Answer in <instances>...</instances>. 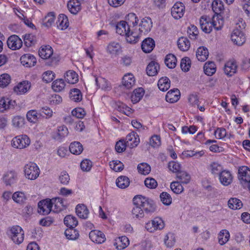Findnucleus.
Wrapping results in <instances>:
<instances>
[{"label":"nucleus","mask_w":250,"mask_h":250,"mask_svg":"<svg viewBox=\"0 0 250 250\" xmlns=\"http://www.w3.org/2000/svg\"><path fill=\"white\" fill-rule=\"evenodd\" d=\"M211 6L215 14L218 15L224 9L223 2L221 0H214L212 2Z\"/></svg>","instance_id":"obj_44"},{"label":"nucleus","mask_w":250,"mask_h":250,"mask_svg":"<svg viewBox=\"0 0 250 250\" xmlns=\"http://www.w3.org/2000/svg\"><path fill=\"white\" fill-rule=\"evenodd\" d=\"M234 60L229 61L226 63L224 66V72L227 75L232 76L234 74Z\"/></svg>","instance_id":"obj_50"},{"label":"nucleus","mask_w":250,"mask_h":250,"mask_svg":"<svg viewBox=\"0 0 250 250\" xmlns=\"http://www.w3.org/2000/svg\"><path fill=\"white\" fill-rule=\"evenodd\" d=\"M155 46L154 41L150 38L145 39L141 45L142 50L145 53H149L153 49Z\"/></svg>","instance_id":"obj_19"},{"label":"nucleus","mask_w":250,"mask_h":250,"mask_svg":"<svg viewBox=\"0 0 250 250\" xmlns=\"http://www.w3.org/2000/svg\"><path fill=\"white\" fill-rule=\"evenodd\" d=\"M218 18H216L215 16H213L212 21L207 16H202L200 19V24L201 28L206 33H209L212 30L213 27L217 31L221 30L223 25V21L221 20V21H218V25H216V20Z\"/></svg>","instance_id":"obj_1"},{"label":"nucleus","mask_w":250,"mask_h":250,"mask_svg":"<svg viewBox=\"0 0 250 250\" xmlns=\"http://www.w3.org/2000/svg\"><path fill=\"white\" fill-rule=\"evenodd\" d=\"M229 238V233L226 229H223L219 232L218 236V242L221 245L226 244Z\"/></svg>","instance_id":"obj_43"},{"label":"nucleus","mask_w":250,"mask_h":250,"mask_svg":"<svg viewBox=\"0 0 250 250\" xmlns=\"http://www.w3.org/2000/svg\"><path fill=\"white\" fill-rule=\"evenodd\" d=\"M24 118L21 116H16L12 120L13 125L18 128L22 127L24 125Z\"/></svg>","instance_id":"obj_59"},{"label":"nucleus","mask_w":250,"mask_h":250,"mask_svg":"<svg viewBox=\"0 0 250 250\" xmlns=\"http://www.w3.org/2000/svg\"><path fill=\"white\" fill-rule=\"evenodd\" d=\"M24 172L26 178L31 180H34L39 177L40 170L35 163L29 162L25 165Z\"/></svg>","instance_id":"obj_3"},{"label":"nucleus","mask_w":250,"mask_h":250,"mask_svg":"<svg viewBox=\"0 0 250 250\" xmlns=\"http://www.w3.org/2000/svg\"><path fill=\"white\" fill-rule=\"evenodd\" d=\"M139 31L141 33L146 34L149 32L152 27V22L149 17H145L142 20L139 25Z\"/></svg>","instance_id":"obj_12"},{"label":"nucleus","mask_w":250,"mask_h":250,"mask_svg":"<svg viewBox=\"0 0 250 250\" xmlns=\"http://www.w3.org/2000/svg\"><path fill=\"white\" fill-rule=\"evenodd\" d=\"M52 203L51 199L42 200L38 203V212L42 215L48 214L52 210Z\"/></svg>","instance_id":"obj_7"},{"label":"nucleus","mask_w":250,"mask_h":250,"mask_svg":"<svg viewBox=\"0 0 250 250\" xmlns=\"http://www.w3.org/2000/svg\"><path fill=\"white\" fill-rule=\"evenodd\" d=\"M129 244V240L125 236L119 237L115 239L114 245L116 248L119 250H122L125 249Z\"/></svg>","instance_id":"obj_16"},{"label":"nucleus","mask_w":250,"mask_h":250,"mask_svg":"<svg viewBox=\"0 0 250 250\" xmlns=\"http://www.w3.org/2000/svg\"><path fill=\"white\" fill-rule=\"evenodd\" d=\"M8 47L13 50L19 49L22 45L21 40L16 35L9 37L7 41Z\"/></svg>","instance_id":"obj_8"},{"label":"nucleus","mask_w":250,"mask_h":250,"mask_svg":"<svg viewBox=\"0 0 250 250\" xmlns=\"http://www.w3.org/2000/svg\"><path fill=\"white\" fill-rule=\"evenodd\" d=\"M66 237L71 240H76L79 236L78 231L74 228H69L64 232Z\"/></svg>","instance_id":"obj_42"},{"label":"nucleus","mask_w":250,"mask_h":250,"mask_svg":"<svg viewBox=\"0 0 250 250\" xmlns=\"http://www.w3.org/2000/svg\"><path fill=\"white\" fill-rule=\"evenodd\" d=\"M65 79L67 83L72 84L76 83L79 80L78 74L73 70L67 71Z\"/></svg>","instance_id":"obj_34"},{"label":"nucleus","mask_w":250,"mask_h":250,"mask_svg":"<svg viewBox=\"0 0 250 250\" xmlns=\"http://www.w3.org/2000/svg\"><path fill=\"white\" fill-rule=\"evenodd\" d=\"M177 45L181 51H187L190 48V43L187 37H181L177 41Z\"/></svg>","instance_id":"obj_26"},{"label":"nucleus","mask_w":250,"mask_h":250,"mask_svg":"<svg viewBox=\"0 0 250 250\" xmlns=\"http://www.w3.org/2000/svg\"><path fill=\"white\" fill-rule=\"evenodd\" d=\"M89 237L93 242L98 244H101L106 240L104 233L98 230H91L89 232Z\"/></svg>","instance_id":"obj_11"},{"label":"nucleus","mask_w":250,"mask_h":250,"mask_svg":"<svg viewBox=\"0 0 250 250\" xmlns=\"http://www.w3.org/2000/svg\"><path fill=\"white\" fill-rule=\"evenodd\" d=\"M187 33L191 40H195L198 36L199 32L196 26L194 25H190L188 28Z\"/></svg>","instance_id":"obj_52"},{"label":"nucleus","mask_w":250,"mask_h":250,"mask_svg":"<svg viewBox=\"0 0 250 250\" xmlns=\"http://www.w3.org/2000/svg\"><path fill=\"white\" fill-rule=\"evenodd\" d=\"M159 69V64L156 62L151 61L147 66L146 71L148 76H153L157 74Z\"/></svg>","instance_id":"obj_25"},{"label":"nucleus","mask_w":250,"mask_h":250,"mask_svg":"<svg viewBox=\"0 0 250 250\" xmlns=\"http://www.w3.org/2000/svg\"><path fill=\"white\" fill-rule=\"evenodd\" d=\"M24 43L27 47H30L35 43V37L32 34H25L23 37Z\"/></svg>","instance_id":"obj_63"},{"label":"nucleus","mask_w":250,"mask_h":250,"mask_svg":"<svg viewBox=\"0 0 250 250\" xmlns=\"http://www.w3.org/2000/svg\"><path fill=\"white\" fill-rule=\"evenodd\" d=\"M16 102L8 98L2 97L0 99V112H3L7 109L14 108Z\"/></svg>","instance_id":"obj_10"},{"label":"nucleus","mask_w":250,"mask_h":250,"mask_svg":"<svg viewBox=\"0 0 250 250\" xmlns=\"http://www.w3.org/2000/svg\"><path fill=\"white\" fill-rule=\"evenodd\" d=\"M118 110L128 116L132 113V109L123 103L118 105Z\"/></svg>","instance_id":"obj_64"},{"label":"nucleus","mask_w":250,"mask_h":250,"mask_svg":"<svg viewBox=\"0 0 250 250\" xmlns=\"http://www.w3.org/2000/svg\"><path fill=\"white\" fill-rule=\"evenodd\" d=\"M177 178L180 183L187 184L190 182V176L186 171H180L177 174Z\"/></svg>","instance_id":"obj_47"},{"label":"nucleus","mask_w":250,"mask_h":250,"mask_svg":"<svg viewBox=\"0 0 250 250\" xmlns=\"http://www.w3.org/2000/svg\"><path fill=\"white\" fill-rule=\"evenodd\" d=\"M171 190L176 194L181 193L184 190V188L180 182H173L170 184Z\"/></svg>","instance_id":"obj_61"},{"label":"nucleus","mask_w":250,"mask_h":250,"mask_svg":"<svg viewBox=\"0 0 250 250\" xmlns=\"http://www.w3.org/2000/svg\"><path fill=\"white\" fill-rule=\"evenodd\" d=\"M126 35V40L128 42L130 43H136L139 39V36L138 33L133 31V30H129V31L127 32Z\"/></svg>","instance_id":"obj_45"},{"label":"nucleus","mask_w":250,"mask_h":250,"mask_svg":"<svg viewBox=\"0 0 250 250\" xmlns=\"http://www.w3.org/2000/svg\"><path fill=\"white\" fill-rule=\"evenodd\" d=\"M160 197L162 202L166 206H169L172 203V198L167 192H163L161 193Z\"/></svg>","instance_id":"obj_60"},{"label":"nucleus","mask_w":250,"mask_h":250,"mask_svg":"<svg viewBox=\"0 0 250 250\" xmlns=\"http://www.w3.org/2000/svg\"><path fill=\"white\" fill-rule=\"evenodd\" d=\"M216 65L213 62H207L204 65V71L208 76H212L216 72Z\"/></svg>","instance_id":"obj_30"},{"label":"nucleus","mask_w":250,"mask_h":250,"mask_svg":"<svg viewBox=\"0 0 250 250\" xmlns=\"http://www.w3.org/2000/svg\"><path fill=\"white\" fill-rule=\"evenodd\" d=\"M17 178L16 173L13 171L7 172L3 176V179L6 185H11L15 183Z\"/></svg>","instance_id":"obj_28"},{"label":"nucleus","mask_w":250,"mask_h":250,"mask_svg":"<svg viewBox=\"0 0 250 250\" xmlns=\"http://www.w3.org/2000/svg\"><path fill=\"white\" fill-rule=\"evenodd\" d=\"M122 83L127 89L131 88L135 84L134 76L130 73L124 75L123 78Z\"/></svg>","instance_id":"obj_23"},{"label":"nucleus","mask_w":250,"mask_h":250,"mask_svg":"<svg viewBox=\"0 0 250 250\" xmlns=\"http://www.w3.org/2000/svg\"><path fill=\"white\" fill-rule=\"evenodd\" d=\"M95 82L96 84L99 88L104 90H109L110 86L107 81L102 77L96 78Z\"/></svg>","instance_id":"obj_41"},{"label":"nucleus","mask_w":250,"mask_h":250,"mask_svg":"<svg viewBox=\"0 0 250 250\" xmlns=\"http://www.w3.org/2000/svg\"><path fill=\"white\" fill-rule=\"evenodd\" d=\"M219 175L220 182L224 186L229 185L232 181V176L229 171L224 170Z\"/></svg>","instance_id":"obj_21"},{"label":"nucleus","mask_w":250,"mask_h":250,"mask_svg":"<svg viewBox=\"0 0 250 250\" xmlns=\"http://www.w3.org/2000/svg\"><path fill=\"white\" fill-rule=\"evenodd\" d=\"M121 49L119 43L116 42L110 43L107 47V52L111 55H117L120 52Z\"/></svg>","instance_id":"obj_32"},{"label":"nucleus","mask_w":250,"mask_h":250,"mask_svg":"<svg viewBox=\"0 0 250 250\" xmlns=\"http://www.w3.org/2000/svg\"><path fill=\"white\" fill-rule=\"evenodd\" d=\"M67 7L73 14H77L81 9V2L78 0H70L68 2Z\"/></svg>","instance_id":"obj_22"},{"label":"nucleus","mask_w":250,"mask_h":250,"mask_svg":"<svg viewBox=\"0 0 250 250\" xmlns=\"http://www.w3.org/2000/svg\"><path fill=\"white\" fill-rule=\"evenodd\" d=\"M65 85V83L62 79H58L53 82L52 87L55 91L60 92L64 89Z\"/></svg>","instance_id":"obj_53"},{"label":"nucleus","mask_w":250,"mask_h":250,"mask_svg":"<svg viewBox=\"0 0 250 250\" xmlns=\"http://www.w3.org/2000/svg\"><path fill=\"white\" fill-rule=\"evenodd\" d=\"M76 212L80 218L86 219L88 217L89 211L85 205L80 204L76 207Z\"/></svg>","instance_id":"obj_27"},{"label":"nucleus","mask_w":250,"mask_h":250,"mask_svg":"<svg viewBox=\"0 0 250 250\" xmlns=\"http://www.w3.org/2000/svg\"><path fill=\"white\" fill-rule=\"evenodd\" d=\"M82 94L81 91L77 88L71 89L69 92L70 99L75 102H79L82 100Z\"/></svg>","instance_id":"obj_37"},{"label":"nucleus","mask_w":250,"mask_h":250,"mask_svg":"<svg viewBox=\"0 0 250 250\" xmlns=\"http://www.w3.org/2000/svg\"><path fill=\"white\" fill-rule=\"evenodd\" d=\"M246 38L245 34L243 31H235V44L239 45H242L246 42Z\"/></svg>","instance_id":"obj_49"},{"label":"nucleus","mask_w":250,"mask_h":250,"mask_svg":"<svg viewBox=\"0 0 250 250\" xmlns=\"http://www.w3.org/2000/svg\"><path fill=\"white\" fill-rule=\"evenodd\" d=\"M138 172L144 175L148 174L151 170L150 167L146 163H141L138 165L137 167Z\"/></svg>","instance_id":"obj_57"},{"label":"nucleus","mask_w":250,"mask_h":250,"mask_svg":"<svg viewBox=\"0 0 250 250\" xmlns=\"http://www.w3.org/2000/svg\"><path fill=\"white\" fill-rule=\"evenodd\" d=\"M176 62L177 59L174 55L169 54L166 56L165 59V63L169 68L172 69L175 68L176 65Z\"/></svg>","instance_id":"obj_35"},{"label":"nucleus","mask_w":250,"mask_h":250,"mask_svg":"<svg viewBox=\"0 0 250 250\" xmlns=\"http://www.w3.org/2000/svg\"><path fill=\"white\" fill-rule=\"evenodd\" d=\"M57 23L59 28L62 30L66 29L69 24L67 17L63 14L60 15Z\"/></svg>","instance_id":"obj_40"},{"label":"nucleus","mask_w":250,"mask_h":250,"mask_svg":"<svg viewBox=\"0 0 250 250\" xmlns=\"http://www.w3.org/2000/svg\"><path fill=\"white\" fill-rule=\"evenodd\" d=\"M208 51L206 47L200 46L196 51V57L201 62L205 61L208 57Z\"/></svg>","instance_id":"obj_24"},{"label":"nucleus","mask_w":250,"mask_h":250,"mask_svg":"<svg viewBox=\"0 0 250 250\" xmlns=\"http://www.w3.org/2000/svg\"><path fill=\"white\" fill-rule=\"evenodd\" d=\"M64 224L69 228H75L78 224L77 218L71 215H68L64 218Z\"/></svg>","instance_id":"obj_33"},{"label":"nucleus","mask_w":250,"mask_h":250,"mask_svg":"<svg viewBox=\"0 0 250 250\" xmlns=\"http://www.w3.org/2000/svg\"><path fill=\"white\" fill-rule=\"evenodd\" d=\"M12 199L17 203L22 204L25 202L26 197L24 192L16 191L13 193Z\"/></svg>","instance_id":"obj_48"},{"label":"nucleus","mask_w":250,"mask_h":250,"mask_svg":"<svg viewBox=\"0 0 250 250\" xmlns=\"http://www.w3.org/2000/svg\"><path fill=\"white\" fill-rule=\"evenodd\" d=\"M40 116V114L35 110H30L26 114L27 120L32 123H37Z\"/></svg>","instance_id":"obj_46"},{"label":"nucleus","mask_w":250,"mask_h":250,"mask_svg":"<svg viewBox=\"0 0 250 250\" xmlns=\"http://www.w3.org/2000/svg\"><path fill=\"white\" fill-rule=\"evenodd\" d=\"M127 23L129 27L132 25L133 27L137 25L138 23L139 19L135 14L131 13L128 14L126 17Z\"/></svg>","instance_id":"obj_54"},{"label":"nucleus","mask_w":250,"mask_h":250,"mask_svg":"<svg viewBox=\"0 0 250 250\" xmlns=\"http://www.w3.org/2000/svg\"><path fill=\"white\" fill-rule=\"evenodd\" d=\"M69 150L73 154L79 155L83 150V146L80 142H74L70 144Z\"/></svg>","instance_id":"obj_31"},{"label":"nucleus","mask_w":250,"mask_h":250,"mask_svg":"<svg viewBox=\"0 0 250 250\" xmlns=\"http://www.w3.org/2000/svg\"><path fill=\"white\" fill-rule=\"evenodd\" d=\"M116 32L122 36H126L127 32L129 31L130 27L126 21H121L118 22L116 25Z\"/></svg>","instance_id":"obj_18"},{"label":"nucleus","mask_w":250,"mask_h":250,"mask_svg":"<svg viewBox=\"0 0 250 250\" xmlns=\"http://www.w3.org/2000/svg\"><path fill=\"white\" fill-rule=\"evenodd\" d=\"M144 95V90L142 88L135 89L131 96V100L133 104L139 102Z\"/></svg>","instance_id":"obj_29"},{"label":"nucleus","mask_w":250,"mask_h":250,"mask_svg":"<svg viewBox=\"0 0 250 250\" xmlns=\"http://www.w3.org/2000/svg\"><path fill=\"white\" fill-rule=\"evenodd\" d=\"M153 223L154 224V227L155 230H162L165 227V223L162 219L160 217H155L152 220Z\"/></svg>","instance_id":"obj_62"},{"label":"nucleus","mask_w":250,"mask_h":250,"mask_svg":"<svg viewBox=\"0 0 250 250\" xmlns=\"http://www.w3.org/2000/svg\"><path fill=\"white\" fill-rule=\"evenodd\" d=\"M126 140L127 146L131 148L137 146L140 142L139 135L134 132L129 133L126 137Z\"/></svg>","instance_id":"obj_13"},{"label":"nucleus","mask_w":250,"mask_h":250,"mask_svg":"<svg viewBox=\"0 0 250 250\" xmlns=\"http://www.w3.org/2000/svg\"><path fill=\"white\" fill-rule=\"evenodd\" d=\"M180 97V91L177 88H175L170 90L167 93L166 100L167 102L174 103L179 100Z\"/></svg>","instance_id":"obj_15"},{"label":"nucleus","mask_w":250,"mask_h":250,"mask_svg":"<svg viewBox=\"0 0 250 250\" xmlns=\"http://www.w3.org/2000/svg\"><path fill=\"white\" fill-rule=\"evenodd\" d=\"M134 207L132 209V214L133 217L137 218H142L144 216V212L141 206L134 205Z\"/></svg>","instance_id":"obj_56"},{"label":"nucleus","mask_w":250,"mask_h":250,"mask_svg":"<svg viewBox=\"0 0 250 250\" xmlns=\"http://www.w3.org/2000/svg\"><path fill=\"white\" fill-rule=\"evenodd\" d=\"M53 53V49L49 45L42 46L39 51V56L43 59L50 58Z\"/></svg>","instance_id":"obj_20"},{"label":"nucleus","mask_w":250,"mask_h":250,"mask_svg":"<svg viewBox=\"0 0 250 250\" xmlns=\"http://www.w3.org/2000/svg\"><path fill=\"white\" fill-rule=\"evenodd\" d=\"M158 86L162 91H166L170 87V81L167 77L161 78L158 82Z\"/></svg>","instance_id":"obj_38"},{"label":"nucleus","mask_w":250,"mask_h":250,"mask_svg":"<svg viewBox=\"0 0 250 250\" xmlns=\"http://www.w3.org/2000/svg\"><path fill=\"white\" fill-rule=\"evenodd\" d=\"M51 201L52 203V206H54V212H58L62 210L64 206L63 199L61 198H52L51 199Z\"/></svg>","instance_id":"obj_39"},{"label":"nucleus","mask_w":250,"mask_h":250,"mask_svg":"<svg viewBox=\"0 0 250 250\" xmlns=\"http://www.w3.org/2000/svg\"><path fill=\"white\" fill-rule=\"evenodd\" d=\"M130 181L129 178L125 176L119 177L116 181V184L118 187L121 188H125L129 185Z\"/></svg>","instance_id":"obj_36"},{"label":"nucleus","mask_w":250,"mask_h":250,"mask_svg":"<svg viewBox=\"0 0 250 250\" xmlns=\"http://www.w3.org/2000/svg\"><path fill=\"white\" fill-rule=\"evenodd\" d=\"M8 234L11 240L17 244H21L24 239V231L19 226H13L8 231Z\"/></svg>","instance_id":"obj_4"},{"label":"nucleus","mask_w":250,"mask_h":250,"mask_svg":"<svg viewBox=\"0 0 250 250\" xmlns=\"http://www.w3.org/2000/svg\"><path fill=\"white\" fill-rule=\"evenodd\" d=\"M185 12V6L180 2H177L171 8V13L172 16L175 19L181 18Z\"/></svg>","instance_id":"obj_9"},{"label":"nucleus","mask_w":250,"mask_h":250,"mask_svg":"<svg viewBox=\"0 0 250 250\" xmlns=\"http://www.w3.org/2000/svg\"><path fill=\"white\" fill-rule=\"evenodd\" d=\"M164 242L167 247L171 248L173 247L175 244V237L173 233L169 232L165 237Z\"/></svg>","instance_id":"obj_55"},{"label":"nucleus","mask_w":250,"mask_h":250,"mask_svg":"<svg viewBox=\"0 0 250 250\" xmlns=\"http://www.w3.org/2000/svg\"><path fill=\"white\" fill-rule=\"evenodd\" d=\"M55 18L54 13H49L43 20V24L46 27H49L54 23Z\"/></svg>","instance_id":"obj_51"},{"label":"nucleus","mask_w":250,"mask_h":250,"mask_svg":"<svg viewBox=\"0 0 250 250\" xmlns=\"http://www.w3.org/2000/svg\"><path fill=\"white\" fill-rule=\"evenodd\" d=\"M238 179L243 187L246 188L250 184V169L246 166L239 167Z\"/></svg>","instance_id":"obj_5"},{"label":"nucleus","mask_w":250,"mask_h":250,"mask_svg":"<svg viewBox=\"0 0 250 250\" xmlns=\"http://www.w3.org/2000/svg\"><path fill=\"white\" fill-rule=\"evenodd\" d=\"M21 63L26 67H32L36 63V59L32 55L26 54L22 55L20 59Z\"/></svg>","instance_id":"obj_14"},{"label":"nucleus","mask_w":250,"mask_h":250,"mask_svg":"<svg viewBox=\"0 0 250 250\" xmlns=\"http://www.w3.org/2000/svg\"><path fill=\"white\" fill-rule=\"evenodd\" d=\"M134 205L141 206L144 212L146 213L153 212L156 209L153 201L142 195H137L133 198Z\"/></svg>","instance_id":"obj_2"},{"label":"nucleus","mask_w":250,"mask_h":250,"mask_svg":"<svg viewBox=\"0 0 250 250\" xmlns=\"http://www.w3.org/2000/svg\"><path fill=\"white\" fill-rule=\"evenodd\" d=\"M109 166L116 172L121 171L124 169V165L120 161L113 160L109 163Z\"/></svg>","instance_id":"obj_58"},{"label":"nucleus","mask_w":250,"mask_h":250,"mask_svg":"<svg viewBox=\"0 0 250 250\" xmlns=\"http://www.w3.org/2000/svg\"><path fill=\"white\" fill-rule=\"evenodd\" d=\"M30 140L26 135H22L14 137L12 140V145L13 147L22 149L29 145Z\"/></svg>","instance_id":"obj_6"},{"label":"nucleus","mask_w":250,"mask_h":250,"mask_svg":"<svg viewBox=\"0 0 250 250\" xmlns=\"http://www.w3.org/2000/svg\"><path fill=\"white\" fill-rule=\"evenodd\" d=\"M30 86V83L28 81H23L14 87V91L17 94H23L29 89Z\"/></svg>","instance_id":"obj_17"}]
</instances>
